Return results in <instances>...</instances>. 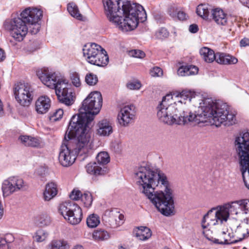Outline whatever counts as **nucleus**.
<instances>
[{
    "mask_svg": "<svg viewBox=\"0 0 249 249\" xmlns=\"http://www.w3.org/2000/svg\"><path fill=\"white\" fill-rule=\"evenodd\" d=\"M170 98V95L164 97L159 107L158 117L165 124L182 125L188 123L198 124L209 121L218 127L226 121L229 123V124H232L236 121L235 114L231 107L220 101L204 98L199 103L198 113L194 114L190 110H185L181 105H169L165 99Z\"/></svg>",
    "mask_w": 249,
    "mask_h": 249,
    "instance_id": "nucleus-1",
    "label": "nucleus"
},
{
    "mask_svg": "<svg viewBox=\"0 0 249 249\" xmlns=\"http://www.w3.org/2000/svg\"><path fill=\"white\" fill-rule=\"evenodd\" d=\"M134 178L142 193L166 216L175 214L173 191L166 175L160 169L149 165L138 167Z\"/></svg>",
    "mask_w": 249,
    "mask_h": 249,
    "instance_id": "nucleus-2",
    "label": "nucleus"
},
{
    "mask_svg": "<svg viewBox=\"0 0 249 249\" xmlns=\"http://www.w3.org/2000/svg\"><path fill=\"white\" fill-rule=\"evenodd\" d=\"M107 19L123 32L135 29L147 18L143 7L129 0H103Z\"/></svg>",
    "mask_w": 249,
    "mask_h": 249,
    "instance_id": "nucleus-3",
    "label": "nucleus"
},
{
    "mask_svg": "<svg viewBox=\"0 0 249 249\" xmlns=\"http://www.w3.org/2000/svg\"><path fill=\"white\" fill-rule=\"evenodd\" d=\"M92 121V116L87 118L86 114H81L79 117L73 115L64 137L77 156H84L82 160L87 156L93 148L92 140L89 132Z\"/></svg>",
    "mask_w": 249,
    "mask_h": 249,
    "instance_id": "nucleus-4",
    "label": "nucleus"
},
{
    "mask_svg": "<svg viewBox=\"0 0 249 249\" xmlns=\"http://www.w3.org/2000/svg\"><path fill=\"white\" fill-rule=\"evenodd\" d=\"M230 214H249V200H240L213 208L204 215L202 227L205 229L209 226L221 225L223 221H227Z\"/></svg>",
    "mask_w": 249,
    "mask_h": 249,
    "instance_id": "nucleus-5",
    "label": "nucleus"
},
{
    "mask_svg": "<svg viewBox=\"0 0 249 249\" xmlns=\"http://www.w3.org/2000/svg\"><path fill=\"white\" fill-rule=\"evenodd\" d=\"M36 75L45 85L55 89L60 102L68 106L73 104L74 93L69 88L70 85L66 79L60 77L55 72L50 71L47 68L38 70Z\"/></svg>",
    "mask_w": 249,
    "mask_h": 249,
    "instance_id": "nucleus-6",
    "label": "nucleus"
},
{
    "mask_svg": "<svg viewBox=\"0 0 249 249\" xmlns=\"http://www.w3.org/2000/svg\"><path fill=\"white\" fill-rule=\"evenodd\" d=\"M234 145L242 167L243 179L249 189V132L240 134L236 137Z\"/></svg>",
    "mask_w": 249,
    "mask_h": 249,
    "instance_id": "nucleus-7",
    "label": "nucleus"
},
{
    "mask_svg": "<svg viewBox=\"0 0 249 249\" xmlns=\"http://www.w3.org/2000/svg\"><path fill=\"white\" fill-rule=\"evenodd\" d=\"M83 52L86 60L91 64L104 66L108 62L107 52L97 44L88 43L85 45Z\"/></svg>",
    "mask_w": 249,
    "mask_h": 249,
    "instance_id": "nucleus-8",
    "label": "nucleus"
},
{
    "mask_svg": "<svg viewBox=\"0 0 249 249\" xmlns=\"http://www.w3.org/2000/svg\"><path fill=\"white\" fill-rule=\"evenodd\" d=\"M102 97L101 93L98 91L91 92L83 101L82 108H80V112L76 117H79L81 114H86L87 118L92 116L93 120L94 115L98 114L102 106Z\"/></svg>",
    "mask_w": 249,
    "mask_h": 249,
    "instance_id": "nucleus-9",
    "label": "nucleus"
},
{
    "mask_svg": "<svg viewBox=\"0 0 249 249\" xmlns=\"http://www.w3.org/2000/svg\"><path fill=\"white\" fill-rule=\"evenodd\" d=\"M13 91L17 101L21 106H28L33 100L34 89L28 83H16L13 87Z\"/></svg>",
    "mask_w": 249,
    "mask_h": 249,
    "instance_id": "nucleus-10",
    "label": "nucleus"
},
{
    "mask_svg": "<svg viewBox=\"0 0 249 249\" xmlns=\"http://www.w3.org/2000/svg\"><path fill=\"white\" fill-rule=\"evenodd\" d=\"M4 26L10 31L11 36L18 41L23 39L28 30V25L19 17L6 20Z\"/></svg>",
    "mask_w": 249,
    "mask_h": 249,
    "instance_id": "nucleus-11",
    "label": "nucleus"
},
{
    "mask_svg": "<svg viewBox=\"0 0 249 249\" xmlns=\"http://www.w3.org/2000/svg\"><path fill=\"white\" fill-rule=\"evenodd\" d=\"M58 211L64 218L72 225H76L82 220V210L76 204H61L59 206Z\"/></svg>",
    "mask_w": 249,
    "mask_h": 249,
    "instance_id": "nucleus-12",
    "label": "nucleus"
},
{
    "mask_svg": "<svg viewBox=\"0 0 249 249\" xmlns=\"http://www.w3.org/2000/svg\"><path fill=\"white\" fill-rule=\"evenodd\" d=\"M135 116V106L133 105H125L121 108L118 113V122L122 126H128L134 122Z\"/></svg>",
    "mask_w": 249,
    "mask_h": 249,
    "instance_id": "nucleus-13",
    "label": "nucleus"
},
{
    "mask_svg": "<svg viewBox=\"0 0 249 249\" xmlns=\"http://www.w3.org/2000/svg\"><path fill=\"white\" fill-rule=\"evenodd\" d=\"M72 148L65 142L61 145L59 155V161L60 164L64 167L71 165L76 159L75 155Z\"/></svg>",
    "mask_w": 249,
    "mask_h": 249,
    "instance_id": "nucleus-14",
    "label": "nucleus"
},
{
    "mask_svg": "<svg viewBox=\"0 0 249 249\" xmlns=\"http://www.w3.org/2000/svg\"><path fill=\"white\" fill-rule=\"evenodd\" d=\"M217 237H207L209 240L218 244H230L237 242V240L234 239V233L231 231V230L227 229L219 231Z\"/></svg>",
    "mask_w": 249,
    "mask_h": 249,
    "instance_id": "nucleus-15",
    "label": "nucleus"
},
{
    "mask_svg": "<svg viewBox=\"0 0 249 249\" xmlns=\"http://www.w3.org/2000/svg\"><path fill=\"white\" fill-rule=\"evenodd\" d=\"M42 16V11L37 8H28L20 14V18L27 25L38 22Z\"/></svg>",
    "mask_w": 249,
    "mask_h": 249,
    "instance_id": "nucleus-16",
    "label": "nucleus"
},
{
    "mask_svg": "<svg viewBox=\"0 0 249 249\" xmlns=\"http://www.w3.org/2000/svg\"><path fill=\"white\" fill-rule=\"evenodd\" d=\"M169 95V94H167L165 96H164L162 98L161 102L160 103L159 105L157 107L158 111H159V107L160 106V105L161 104L163 100L164 99V98L166 96ZM171 95V98H170L169 99H165L166 102L168 103L169 105H173V104H176L177 105H181L184 107V109L186 110H189L188 109L186 108V107L185 106V104L187 103V101L189 102H191L193 96H194V94L191 92L190 91H187V90H183L182 92L178 93L176 97L178 98H180V99L178 101V103H174V104L171 103V100L172 99V95L171 94H170ZM158 111H157V113Z\"/></svg>",
    "mask_w": 249,
    "mask_h": 249,
    "instance_id": "nucleus-17",
    "label": "nucleus"
},
{
    "mask_svg": "<svg viewBox=\"0 0 249 249\" xmlns=\"http://www.w3.org/2000/svg\"><path fill=\"white\" fill-rule=\"evenodd\" d=\"M210 17L217 25L226 26L228 24V15L220 8H214Z\"/></svg>",
    "mask_w": 249,
    "mask_h": 249,
    "instance_id": "nucleus-18",
    "label": "nucleus"
},
{
    "mask_svg": "<svg viewBox=\"0 0 249 249\" xmlns=\"http://www.w3.org/2000/svg\"><path fill=\"white\" fill-rule=\"evenodd\" d=\"M51 100L46 95L39 97L36 102V109L39 114L47 112L51 107Z\"/></svg>",
    "mask_w": 249,
    "mask_h": 249,
    "instance_id": "nucleus-19",
    "label": "nucleus"
},
{
    "mask_svg": "<svg viewBox=\"0 0 249 249\" xmlns=\"http://www.w3.org/2000/svg\"><path fill=\"white\" fill-rule=\"evenodd\" d=\"M113 132L111 123L106 119L99 121L97 124V134L101 136H108Z\"/></svg>",
    "mask_w": 249,
    "mask_h": 249,
    "instance_id": "nucleus-20",
    "label": "nucleus"
},
{
    "mask_svg": "<svg viewBox=\"0 0 249 249\" xmlns=\"http://www.w3.org/2000/svg\"><path fill=\"white\" fill-rule=\"evenodd\" d=\"M86 169L88 174L96 176L104 175L108 172V169L106 167H101L98 165V163L95 162L88 164Z\"/></svg>",
    "mask_w": 249,
    "mask_h": 249,
    "instance_id": "nucleus-21",
    "label": "nucleus"
},
{
    "mask_svg": "<svg viewBox=\"0 0 249 249\" xmlns=\"http://www.w3.org/2000/svg\"><path fill=\"white\" fill-rule=\"evenodd\" d=\"M57 193V184L54 182H49L46 185L43 198L45 201H50L56 196Z\"/></svg>",
    "mask_w": 249,
    "mask_h": 249,
    "instance_id": "nucleus-22",
    "label": "nucleus"
},
{
    "mask_svg": "<svg viewBox=\"0 0 249 249\" xmlns=\"http://www.w3.org/2000/svg\"><path fill=\"white\" fill-rule=\"evenodd\" d=\"M124 216L117 211L112 210L106 211L104 220L107 223L109 226L113 228L117 227V224L114 222L115 218H124Z\"/></svg>",
    "mask_w": 249,
    "mask_h": 249,
    "instance_id": "nucleus-23",
    "label": "nucleus"
},
{
    "mask_svg": "<svg viewBox=\"0 0 249 249\" xmlns=\"http://www.w3.org/2000/svg\"><path fill=\"white\" fill-rule=\"evenodd\" d=\"M216 56L215 60L220 64H235L238 62L236 58L224 53H217Z\"/></svg>",
    "mask_w": 249,
    "mask_h": 249,
    "instance_id": "nucleus-24",
    "label": "nucleus"
},
{
    "mask_svg": "<svg viewBox=\"0 0 249 249\" xmlns=\"http://www.w3.org/2000/svg\"><path fill=\"white\" fill-rule=\"evenodd\" d=\"M249 235V227L248 225L246 223L239 224L235 230L234 234V238L236 237V240L240 241L244 238L248 236Z\"/></svg>",
    "mask_w": 249,
    "mask_h": 249,
    "instance_id": "nucleus-25",
    "label": "nucleus"
},
{
    "mask_svg": "<svg viewBox=\"0 0 249 249\" xmlns=\"http://www.w3.org/2000/svg\"><path fill=\"white\" fill-rule=\"evenodd\" d=\"M199 53L203 59L207 62L211 63L215 60L216 53H214L213 51L207 47L202 48Z\"/></svg>",
    "mask_w": 249,
    "mask_h": 249,
    "instance_id": "nucleus-26",
    "label": "nucleus"
},
{
    "mask_svg": "<svg viewBox=\"0 0 249 249\" xmlns=\"http://www.w3.org/2000/svg\"><path fill=\"white\" fill-rule=\"evenodd\" d=\"M20 142L25 146L37 147L40 144L39 139L29 136H22L19 138Z\"/></svg>",
    "mask_w": 249,
    "mask_h": 249,
    "instance_id": "nucleus-27",
    "label": "nucleus"
},
{
    "mask_svg": "<svg viewBox=\"0 0 249 249\" xmlns=\"http://www.w3.org/2000/svg\"><path fill=\"white\" fill-rule=\"evenodd\" d=\"M213 8L210 5L205 4H201L196 8L197 14L204 19H208L210 13L212 14Z\"/></svg>",
    "mask_w": 249,
    "mask_h": 249,
    "instance_id": "nucleus-28",
    "label": "nucleus"
},
{
    "mask_svg": "<svg viewBox=\"0 0 249 249\" xmlns=\"http://www.w3.org/2000/svg\"><path fill=\"white\" fill-rule=\"evenodd\" d=\"M136 236L140 240H146L152 235L150 229L146 227H140L136 231Z\"/></svg>",
    "mask_w": 249,
    "mask_h": 249,
    "instance_id": "nucleus-29",
    "label": "nucleus"
},
{
    "mask_svg": "<svg viewBox=\"0 0 249 249\" xmlns=\"http://www.w3.org/2000/svg\"><path fill=\"white\" fill-rule=\"evenodd\" d=\"M2 190L4 196H8L16 192V189L14 187L10 178L3 181Z\"/></svg>",
    "mask_w": 249,
    "mask_h": 249,
    "instance_id": "nucleus-30",
    "label": "nucleus"
},
{
    "mask_svg": "<svg viewBox=\"0 0 249 249\" xmlns=\"http://www.w3.org/2000/svg\"><path fill=\"white\" fill-rule=\"evenodd\" d=\"M69 248L67 241L63 240H53L47 246V249H67Z\"/></svg>",
    "mask_w": 249,
    "mask_h": 249,
    "instance_id": "nucleus-31",
    "label": "nucleus"
},
{
    "mask_svg": "<svg viewBox=\"0 0 249 249\" xmlns=\"http://www.w3.org/2000/svg\"><path fill=\"white\" fill-rule=\"evenodd\" d=\"M49 235V232L44 229H39L35 232L33 238L34 240L38 243L45 241Z\"/></svg>",
    "mask_w": 249,
    "mask_h": 249,
    "instance_id": "nucleus-32",
    "label": "nucleus"
},
{
    "mask_svg": "<svg viewBox=\"0 0 249 249\" xmlns=\"http://www.w3.org/2000/svg\"><path fill=\"white\" fill-rule=\"evenodd\" d=\"M109 234L104 230L95 231L93 233V238L96 241H104L109 238Z\"/></svg>",
    "mask_w": 249,
    "mask_h": 249,
    "instance_id": "nucleus-33",
    "label": "nucleus"
},
{
    "mask_svg": "<svg viewBox=\"0 0 249 249\" xmlns=\"http://www.w3.org/2000/svg\"><path fill=\"white\" fill-rule=\"evenodd\" d=\"M99 217L95 214L89 215L87 218V226L91 228L96 227L100 223Z\"/></svg>",
    "mask_w": 249,
    "mask_h": 249,
    "instance_id": "nucleus-34",
    "label": "nucleus"
},
{
    "mask_svg": "<svg viewBox=\"0 0 249 249\" xmlns=\"http://www.w3.org/2000/svg\"><path fill=\"white\" fill-rule=\"evenodd\" d=\"M69 13L73 17L81 19L82 16L79 13L77 6L74 3H70L67 6Z\"/></svg>",
    "mask_w": 249,
    "mask_h": 249,
    "instance_id": "nucleus-35",
    "label": "nucleus"
},
{
    "mask_svg": "<svg viewBox=\"0 0 249 249\" xmlns=\"http://www.w3.org/2000/svg\"><path fill=\"white\" fill-rule=\"evenodd\" d=\"M10 178L14 187L16 189V191L25 188L26 185L22 178L15 177H10Z\"/></svg>",
    "mask_w": 249,
    "mask_h": 249,
    "instance_id": "nucleus-36",
    "label": "nucleus"
},
{
    "mask_svg": "<svg viewBox=\"0 0 249 249\" xmlns=\"http://www.w3.org/2000/svg\"><path fill=\"white\" fill-rule=\"evenodd\" d=\"M98 164H106L110 161V157L107 152H101L96 156Z\"/></svg>",
    "mask_w": 249,
    "mask_h": 249,
    "instance_id": "nucleus-37",
    "label": "nucleus"
},
{
    "mask_svg": "<svg viewBox=\"0 0 249 249\" xmlns=\"http://www.w3.org/2000/svg\"><path fill=\"white\" fill-rule=\"evenodd\" d=\"M98 79L97 75L92 73H88L85 76V82L89 86H94L98 82Z\"/></svg>",
    "mask_w": 249,
    "mask_h": 249,
    "instance_id": "nucleus-38",
    "label": "nucleus"
},
{
    "mask_svg": "<svg viewBox=\"0 0 249 249\" xmlns=\"http://www.w3.org/2000/svg\"><path fill=\"white\" fill-rule=\"evenodd\" d=\"M81 199L86 207L89 208L91 205L93 198L91 194L89 192L85 193L82 195Z\"/></svg>",
    "mask_w": 249,
    "mask_h": 249,
    "instance_id": "nucleus-39",
    "label": "nucleus"
},
{
    "mask_svg": "<svg viewBox=\"0 0 249 249\" xmlns=\"http://www.w3.org/2000/svg\"><path fill=\"white\" fill-rule=\"evenodd\" d=\"M71 80L72 84L76 87H79L81 85L79 74L77 72H72L71 74Z\"/></svg>",
    "mask_w": 249,
    "mask_h": 249,
    "instance_id": "nucleus-40",
    "label": "nucleus"
},
{
    "mask_svg": "<svg viewBox=\"0 0 249 249\" xmlns=\"http://www.w3.org/2000/svg\"><path fill=\"white\" fill-rule=\"evenodd\" d=\"M63 113V109H57L50 116V119L52 121H57L62 117Z\"/></svg>",
    "mask_w": 249,
    "mask_h": 249,
    "instance_id": "nucleus-41",
    "label": "nucleus"
},
{
    "mask_svg": "<svg viewBox=\"0 0 249 249\" xmlns=\"http://www.w3.org/2000/svg\"><path fill=\"white\" fill-rule=\"evenodd\" d=\"M169 36V32L164 28H162L158 30L155 33V36L157 38L163 39Z\"/></svg>",
    "mask_w": 249,
    "mask_h": 249,
    "instance_id": "nucleus-42",
    "label": "nucleus"
},
{
    "mask_svg": "<svg viewBox=\"0 0 249 249\" xmlns=\"http://www.w3.org/2000/svg\"><path fill=\"white\" fill-rule=\"evenodd\" d=\"M186 76L195 75L198 72V69L194 65H185Z\"/></svg>",
    "mask_w": 249,
    "mask_h": 249,
    "instance_id": "nucleus-43",
    "label": "nucleus"
},
{
    "mask_svg": "<svg viewBox=\"0 0 249 249\" xmlns=\"http://www.w3.org/2000/svg\"><path fill=\"white\" fill-rule=\"evenodd\" d=\"M141 84L138 81H129L126 84L127 88L131 90H138L141 87Z\"/></svg>",
    "mask_w": 249,
    "mask_h": 249,
    "instance_id": "nucleus-44",
    "label": "nucleus"
},
{
    "mask_svg": "<svg viewBox=\"0 0 249 249\" xmlns=\"http://www.w3.org/2000/svg\"><path fill=\"white\" fill-rule=\"evenodd\" d=\"M51 223V220L49 216L47 215H43L40 217L38 220V224L40 226H47L49 225Z\"/></svg>",
    "mask_w": 249,
    "mask_h": 249,
    "instance_id": "nucleus-45",
    "label": "nucleus"
},
{
    "mask_svg": "<svg viewBox=\"0 0 249 249\" xmlns=\"http://www.w3.org/2000/svg\"><path fill=\"white\" fill-rule=\"evenodd\" d=\"M130 56L142 58L145 56V53L140 50H133L130 51L128 53Z\"/></svg>",
    "mask_w": 249,
    "mask_h": 249,
    "instance_id": "nucleus-46",
    "label": "nucleus"
},
{
    "mask_svg": "<svg viewBox=\"0 0 249 249\" xmlns=\"http://www.w3.org/2000/svg\"><path fill=\"white\" fill-rule=\"evenodd\" d=\"M82 195L79 190L74 189L70 195V197L72 200H77L81 198Z\"/></svg>",
    "mask_w": 249,
    "mask_h": 249,
    "instance_id": "nucleus-47",
    "label": "nucleus"
},
{
    "mask_svg": "<svg viewBox=\"0 0 249 249\" xmlns=\"http://www.w3.org/2000/svg\"><path fill=\"white\" fill-rule=\"evenodd\" d=\"M28 25H30V31L32 34L35 35L37 34L40 29V25L36 23H34L33 24H29Z\"/></svg>",
    "mask_w": 249,
    "mask_h": 249,
    "instance_id": "nucleus-48",
    "label": "nucleus"
},
{
    "mask_svg": "<svg viewBox=\"0 0 249 249\" xmlns=\"http://www.w3.org/2000/svg\"><path fill=\"white\" fill-rule=\"evenodd\" d=\"M151 75L152 76H160L162 75V70L159 67L154 68L150 71Z\"/></svg>",
    "mask_w": 249,
    "mask_h": 249,
    "instance_id": "nucleus-49",
    "label": "nucleus"
},
{
    "mask_svg": "<svg viewBox=\"0 0 249 249\" xmlns=\"http://www.w3.org/2000/svg\"><path fill=\"white\" fill-rule=\"evenodd\" d=\"M179 10L175 6H171L168 11L169 15L173 18H176L178 12Z\"/></svg>",
    "mask_w": 249,
    "mask_h": 249,
    "instance_id": "nucleus-50",
    "label": "nucleus"
},
{
    "mask_svg": "<svg viewBox=\"0 0 249 249\" xmlns=\"http://www.w3.org/2000/svg\"><path fill=\"white\" fill-rule=\"evenodd\" d=\"M176 17H177L178 19L183 21L186 20L188 18V16L184 11L179 10L178 12Z\"/></svg>",
    "mask_w": 249,
    "mask_h": 249,
    "instance_id": "nucleus-51",
    "label": "nucleus"
},
{
    "mask_svg": "<svg viewBox=\"0 0 249 249\" xmlns=\"http://www.w3.org/2000/svg\"><path fill=\"white\" fill-rule=\"evenodd\" d=\"M0 249H11L4 238L0 237Z\"/></svg>",
    "mask_w": 249,
    "mask_h": 249,
    "instance_id": "nucleus-52",
    "label": "nucleus"
},
{
    "mask_svg": "<svg viewBox=\"0 0 249 249\" xmlns=\"http://www.w3.org/2000/svg\"><path fill=\"white\" fill-rule=\"evenodd\" d=\"M178 73L180 76H186V71L184 66H182L178 68Z\"/></svg>",
    "mask_w": 249,
    "mask_h": 249,
    "instance_id": "nucleus-53",
    "label": "nucleus"
},
{
    "mask_svg": "<svg viewBox=\"0 0 249 249\" xmlns=\"http://www.w3.org/2000/svg\"><path fill=\"white\" fill-rule=\"evenodd\" d=\"M189 30L191 33H196L198 30V26L195 24H191L189 26Z\"/></svg>",
    "mask_w": 249,
    "mask_h": 249,
    "instance_id": "nucleus-54",
    "label": "nucleus"
},
{
    "mask_svg": "<svg viewBox=\"0 0 249 249\" xmlns=\"http://www.w3.org/2000/svg\"><path fill=\"white\" fill-rule=\"evenodd\" d=\"M240 45L241 47H246L249 45V39L244 38L240 41Z\"/></svg>",
    "mask_w": 249,
    "mask_h": 249,
    "instance_id": "nucleus-55",
    "label": "nucleus"
},
{
    "mask_svg": "<svg viewBox=\"0 0 249 249\" xmlns=\"http://www.w3.org/2000/svg\"><path fill=\"white\" fill-rule=\"evenodd\" d=\"M124 218H115L114 222L116 223L117 227L123 224V220Z\"/></svg>",
    "mask_w": 249,
    "mask_h": 249,
    "instance_id": "nucleus-56",
    "label": "nucleus"
},
{
    "mask_svg": "<svg viewBox=\"0 0 249 249\" xmlns=\"http://www.w3.org/2000/svg\"><path fill=\"white\" fill-rule=\"evenodd\" d=\"M124 218H115L114 222L116 223L117 227L123 224V220Z\"/></svg>",
    "mask_w": 249,
    "mask_h": 249,
    "instance_id": "nucleus-57",
    "label": "nucleus"
},
{
    "mask_svg": "<svg viewBox=\"0 0 249 249\" xmlns=\"http://www.w3.org/2000/svg\"><path fill=\"white\" fill-rule=\"evenodd\" d=\"M5 58L4 51L0 49V61H3Z\"/></svg>",
    "mask_w": 249,
    "mask_h": 249,
    "instance_id": "nucleus-58",
    "label": "nucleus"
},
{
    "mask_svg": "<svg viewBox=\"0 0 249 249\" xmlns=\"http://www.w3.org/2000/svg\"><path fill=\"white\" fill-rule=\"evenodd\" d=\"M239 0L244 5L249 8V0Z\"/></svg>",
    "mask_w": 249,
    "mask_h": 249,
    "instance_id": "nucleus-59",
    "label": "nucleus"
},
{
    "mask_svg": "<svg viewBox=\"0 0 249 249\" xmlns=\"http://www.w3.org/2000/svg\"><path fill=\"white\" fill-rule=\"evenodd\" d=\"M73 249H83V248L82 246L77 245Z\"/></svg>",
    "mask_w": 249,
    "mask_h": 249,
    "instance_id": "nucleus-60",
    "label": "nucleus"
},
{
    "mask_svg": "<svg viewBox=\"0 0 249 249\" xmlns=\"http://www.w3.org/2000/svg\"><path fill=\"white\" fill-rule=\"evenodd\" d=\"M163 249H169L168 248L165 247Z\"/></svg>",
    "mask_w": 249,
    "mask_h": 249,
    "instance_id": "nucleus-61",
    "label": "nucleus"
},
{
    "mask_svg": "<svg viewBox=\"0 0 249 249\" xmlns=\"http://www.w3.org/2000/svg\"><path fill=\"white\" fill-rule=\"evenodd\" d=\"M243 249H246L244 248Z\"/></svg>",
    "mask_w": 249,
    "mask_h": 249,
    "instance_id": "nucleus-62",
    "label": "nucleus"
}]
</instances>
